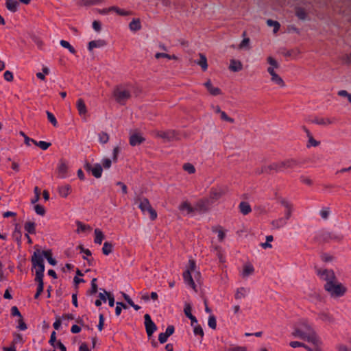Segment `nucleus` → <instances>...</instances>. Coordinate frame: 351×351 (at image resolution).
Masks as SVG:
<instances>
[{
    "instance_id": "42",
    "label": "nucleus",
    "mask_w": 351,
    "mask_h": 351,
    "mask_svg": "<svg viewBox=\"0 0 351 351\" xmlns=\"http://www.w3.org/2000/svg\"><path fill=\"white\" fill-rule=\"evenodd\" d=\"M208 325L212 329H215L217 327L216 318L213 315H210L208 317Z\"/></svg>"
},
{
    "instance_id": "13",
    "label": "nucleus",
    "mask_w": 351,
    "mask_h": 351,
    "mask_svg": "<svg viewBox=\"0 0 351 351\" xmlns=\"http://www.w3.org/2000/svg\"><path fill=\"white\" fill-rule=\"evenodd\" d=\"M145 141V138L138 133H133L130 137V144L132 146L140 145Z\"/></svg>"
},
{
    "instance_id": "14",
    "label": "nucleus",
    "mask_w": 351,
    "mask_h": 351,
    "mask_svg": "<svg viewBox=\"0 0 351 351\" xmlns=\"http://www.w3.org/2000/svg\"><path fill=\"white\" fill-rule=\"evenodd\" d=\"M76 107L78 111L79 114L81 117L86 116L87 113V108L86 106L82 99H78L76 103Z\"/></svg>"
},
{
    "instance_id": "55",
    "label": "nucleus",
    "mask_w": 351,
    "mask_h": 351,
    "mask_svg": "<svg viewBox=\"0 0 351 351\" xmlns=\"http://www.w3.org/2000/svg\"><path fill=\"white\" fill-rule=\"evenodd\" d=\"M96 281H97V279L96 278H93L92 280H91V289L90 290V294H95L97 292V285L96 284Z\"/></svg>"
},
{
    "instance_id": "15",
    "label": "nucleus",
    "mask_w": 351,
    "mask_h": 351,
    "mask_svg": "<svg viewBox=\"0 0 351 351\" xmlns=\"http://www.w3.org/2000/svg\"><path fill=\"white\" fill-rule=\"evenodd\" d=\"M280 165L282 166V171L287 169H293L299 166V163L294 159H289L280 162Z\"/></svg>"
},
{
    "instance_id": "41",
    "label": "nucleus",
    "mask_w": 351,
    "mask_h": 351,
    "mask_svg": "<svg viewBox=\"0 0 351 351\" xmlns=\"http://www.w3.org/2000/svg\"><path fill=\"white\" fill-rule=\"evenodd\" d=\"M318 317L322 321H324V322H332V318L331 317V316L329 314H328L327 313H325V312L321 313L319 315Z\"/></svg>"
},
{
    "instance_id": "22",
    "label": "nucleus",
    "mask_w": 351,
    "mask_h": 351,
    "mask_svg": "<svg viewBox=\"0 0 351 351\" xmlns=\"http://www.w3.org/2000/svg\"><path fill=\"white\" fill-rule=\"evenodd\" d=\"M18 5L19 3L16 0L6 1L5 2V7L12 12H16Z\"/></svg>"
},
{
    "instance_id": "64",
    "label": "nucleus",
    "mask_w": 351,
    "mask_h": 351,
    "mask_svg": "<svg viewBox=\"0 0 351 351\" xmlns=\"http://www.w3.org/2000/svg\"><path fill=\"white\" fill-rule=\"evenodd\" d=\"M209 93L213 95H218L221 93L219 88L211 86L208 90Z\"/></svg>"
},
{
    "instance_id": "59",
    "label": "nucleus",
    "mask_w": 351,
    "mask_h": 351,
    "mask_svg": "<svg viewBox=\"0 0 351 351\" xmlns=\"http://www.w3.org/2000/svg\"><path fill=\"white\" fill-rule=\"evenodd\" d=\"M213 231L217 233L219 241H222L224 239L225 233L222 229L216 228L213 229Z\"/></svg>"
},
{
    "instance_id": "8",
    "label": "nucleus",
    "mask_w": 351,
    "mask_h": 351,
    "mask_svg": "<svg viewBox=\"0 0 351 351\" xmlns=\"http://www.w3.org/2000/svg\"><path fill=\"white\" fill-rule=\"evenodd\" d=\"M316 273L321 279L325 280L326 282L335 280L336 277L332 270L316 269Z\"/></svg>"
},
{
    "instance_id": "47",
    "label": "nucleus",
    "mask_w": 351,
    "mask_h": 351,
    "mask_svg": "<svg viewBox=\"0 0 351 351\" xmlns=\"http://www.w3.org/2000/svg\"><path fill=\"white\" fill-rule=\"evenodd\" d=\"M104 0H82V3L84 5H97L103 2Z\"/></svg>"
},
{
    "instance_id": "3",
    "label": "nucleus",
    "mask_w": 351,
    "mask_h": 351,
    "mask_svg": "<svg viewBox=\"0 0 351 351\" xmlns=\"http://www.w3.org/2000/svg\"><path fill=\"white\" fill-rule=\"evenodd\" d=\"M324 287L333 296L339 297L346 292L345 287L341 283L337 282L336 279L326 282Z\"/></svg>"
},
{
    "instance_id": "26",
    "label": "nucleus",
    "mask_w": 351,
    "mask_h": 351,
    "mask_svg": "<svg viewBox=\"0 0 351 351\" xmlns=\"http://www.w3.org/2000/svg\"><path fill=\"white\" fill-rule=\"evenodd\" d=\"M229 68L232 71H239L242 69V64L239 61L232 60Z\"/></svg>"
},
{
    "instance_id": "43",
    "label": "nucleus",
    "mask_w": 351,
    "mask_h": 351,
    "mask_svg": "<svg viewBox=\"0 0 351 351\" xmlns=\"http://www.w3.org/2000/svg\"><path fill=\"white\" fill-rule=\"evenodd\" d=\"M66 166L64 164H60L58 167L59 177L64 178L66 177Z\"/></svg>"
},
{
    "instance_id": "16",
    "label": "nucleus",
    "mask_w": 351,
    "mask_h": 351,
    "mask_svg": "<svg viewBox=\"0 0 351 351\" xmlns=\"http://www.w3.org/2000/svg\"><path fill=\"white\" fill-rule=\"evenodd\" d=\"M106 42L104 40H92L88 43V49L90 51L95 48H100L106 45Z\"/></svg>"
},
{
    "instance_id": "40",
    "label": "nucleus",
    "mask_w": 351,
    "mask_h": 351,
    "mask_svg": "<svg viewBox=\"0 0 351 351\" xmlns=\"http://www.w3.org/2000/svg\"><path fill=\"white\" fill-rule=\"evenodd\" d=\"M34 144L39 147L43 150H47L51 145L50 143L45 142V141H34Z\"/></svg>"
},
{
    "instance_id": "17",
    "label": "nucleus",
    "mask_w": 351,
    "mask_h": 351,
    "mask_svg": "<svg viewBox=\"0 0 351 351\" xmlns=\"http://www.w3.org/2000/svg\"><path fill=\"white\" fill-rule=\"evenodd\" d=\"M250 293V289L245 287H240L237 289L234 298L236 300H241L245 298Z\"/></svg>"
},
{
    "instance_id": "34",
    "label": "nucleus",
    "mask_w": 351,
    "mask_h": 351,
    "mask_svg": "<svg viewBox=\"0 0 351 351\" xmlns=\"http://www.w3.org/2000/svg\"><path fill=\"white\" fill-rule=\"evenodd\" d=\"M77 223V232L79 233V232H86V231H89L91 230V228L90 226L88 225H86L79 221H77L76 222Z\"/></svg>"
},
{
    "instance_id": "60",
    "label": "nucleus",
    "mask_w": 351,
    "mask_h": 351,
    "mask_svg": "<svg viewBox=\"0 0 351 351\" xmlns=\"http://www.w3.org/2000/svg\"><path fill=\"white\" fill-rule=\"evenodd\" d=\"M104 325V317L103 314H100L99 316V324L97 325L98 330L101 331Z\"/></svg>"
},
{
    "instance_id": "29",
    "label": "nucleus",
    "mask_w": 351,
    "mask_h": 351,
    "mask_svg": "<svg viewBox=\"0 0 351 351\" xmlns=\"http://www.w3.org/2000/svg\"><path fill=\"white\" fill-rule=\"evenodd\" d=\"M222 195V192L216 189H212L210 195V204L220 198Z\"/></svg>"
},
{
    "instance_id": "57",
    "label": "nucleus",
    "mask_w": 351,
    "mask_h": 351,
    "mask_svg": "<svg viewBox=\"0 0 351 351\" xmlns=\"http://www.w3.org/2000/svg\"><path fill=\"white\" fill-rule=\"evenodd\" d=\"M49 343L51 346L53 347H56V333L55 331H53L51 334L50 339L49 341Z\"/></svg>"
},
{
    "instance_id": "37",
    "label": "nucleus",
    "mask_w": 351,
    "mask_h": 351,
    "mask_svg": "<svg viewBox=\"0 0 351 351\" xmlns=\"http://www.w3.org/2000/svg\"><path fill=\"white\" fill-rule=\"evenodd\" d=\"M267 25L269 27H274V33L276 34L280 29V23L278 21H273L271 19H268L267 21Z\"/></svg>"
},
{
    "instance_id": "19",
    "label": "nucleus",
    "mask_w": 351,
    "mask_h": 351,
    "mask_svg": "<svg viewBox=\"0 0 351 351\" xmlns=\"http://www.w3.org/2000/svg\"><path fill=\"white\" fill-rule=\"evenodd\" d=\"M40 254L43 257L44 256L47 259L50 265L54 266L57 264V261L52 257V253L51 250H43L40 252Z\"/></svg>"
},
{
    "instance_id": "54",
    "label": "nucleus",
    "mask_w": 351,
    "mask_h": 351,
    "mask_svg": "<svg viewBox=\"0 0 351 351\" xmlns=\"http://www.w3.org/2000/svg\"><path fill=\"white\" fill-rule=\"evenodd\" d=\"M110 9L112 10V11H114L121 16H127L128 14V12L121 10L120 8L116 6H112L110 7Z\"/></svg>"
},
{
    "instance_id": "18",
    "label": "nucleus",
    "mask_w": 351,
    "mask_h": 351,
    "mask_svg": "<svg viewBox=\"0 0 351 351\" xmlns=\"http://www.w3.org/2000/svg\"><path fill=\"white\" fill-rule=\"evenodd\" d=\"M183 278H184V282L188 285H189L192 288L195 289V284L192 278L191 273L190 272V270H186L185 271H184Z\"/></svg>"
},
{
    "instance_id": "27",
    "label": "nucleus",
    "mask_w": 351,
    "mask_h": 351,
    "mask_svg": "<svg viewBox=\"0 0 351 351\" xmlns=\"http://www.w3.org/2000/svg\"><path fill=\"white\" fill-rule=\"evenodd\" d=\"M95 239H94V242L96 243V244H101L102 243V241L103 239H104V235L103 234V232L98 228H96L95 230Z\"/></svg>"
},
{
    "instance_id": "46",
    "label": "nucleus",
    "mask_w": 351,
    "mask_h": 351,
    "mask_svg": "<svg viewBox=\"0 0 351 351\" xmlns=\"http://www.w3.org/2000/svg\"><path fill=\"white\" fill-rule=\"evenodd\" d=\"M271 81L276 84L280 85L281 86H284V82L282 79L278 74L273 75L271 77Z\"/></svg>"
},
{
    "instance_id": "23",
    "label": "nucleus",
    "mask_w": 351,
    "mask_h": 351,
    "mask_svg": "<svg viewBox=\"0 0 351 351\" xmlns=\"http://www.w3.org/2000/svg\"><path fill=\"white\" fill-rule=\"evenodd\" d=\"M25 230L27 232V234H35L36 233V223L32 221H27L24 225Z\"/></svg>"
},
{
    "instance_id": "44",
    "label": "nucleus",
    "mask_w": 351,
    "mask_h": 351,
    "mask_svg": "<svg viewBox=\"0 0 351 351\" xmlns=\"http://www.w3.org/2000/svg\"><path fill=\"white\" fill-rule=\"evenodd\" d=\"M47 116L49 121L55 127L58 125V121L56 120V118L53 115V113H51L49 111H47Z\"/></svg>"
},
{
    "instance_id": "61",
    "label": "nucleus",
    "mask_w": 351,
    "mask_h": 351,
    "mask_svg": "<svg viewBox=\"0 0 351 351\" xmlns=\"http://www.w3.org/2000/svg\"><path fill=\"white\" fill-rule=\"evenodd\" d=\"M18 323H19V325L17 326V328L20 330H25L27 327V325L24 322L23 319H22V317H20V319H19L18 321Z\"/></svg>"
},
{
    "instance_id": "24",
    "label": "nucleus",
    "mask_w": 351,
    "mask_h": 351,
    "mask_svg": "<svg viewBox=\"0 0 351 351\" xmlns=\"http://www.w3.org/2000/svg\"><path fill=\"white\" fill-rule=\"evenodd\" d=\"M131 31L136 32L141 28V21L138 19H134L129 25Z\"/></svg>"
},
{
    "instance_id": "49",
    "label": "nucleus",
    "mask_w": 351,
    "mask_h": 351,
    "mask_svg": "<svg viewBox=\"0 0 351 351\" xmlns=\"http://www.w3.org/2000/svg\"><path fill=\"white\" fill-rule=\"evenodd\" d=\"M191 306L189 303H186L184 308V313L185 315L189 318V317H192L193 315L191 313Z\"/></svg>"
},
{
    "instance_id": "58",
    "label": "nucleus",
    "mask_w": 351,
    "mask_h": 351,
    "mask_svg": "<svg viewBox=\"0 0 351 351\" xmlns=\"http://www.w3.org/2000/svg\"><path fill=\"white\" fill-rule=\"evenodd\" d=\"M13 235L14 237L16 238V239L17 240V241L19 243L21 242V230L18 228V226H16L15 227V230H14V232L13 233Z\"/></svg>"
},
{
    "instance_id": "4",
    "label": "nucleus",
    "mask_w": 351,
    "mask_h": 351,
    "mask_svg": "<svg viewBox=\"0 0 351 351\" xmlns=\"http://www.w3.org/2000/svg\"><path fill=\"white\" fill-rule=\"evenodd\" d=\"M138 208L143 213L147 212L149 214V217L152 220H154L157 217L156 212L152 208L149 200L147 198L139 197L137 199Z\"/></svg>"
},
{
    "instance_id": "6",
    "label": "nucleus",
    "mask_w": 351,
    "mask_h": 351,
    "mask_svg": "<svg viewBox=\"0 0 351 351\" xmlns=\"http://www.w3.org/2000/svg\"><path fill=\"white\" fill-rule=\"evenodd\" d=\"M210 204V199H201L194 204V212H197L199 213H206L208 210Z\"/></svg>"
},
{
    "instance_id": "45",
    "label": "nucleus",
    "mask_w": 351,
    "mask_h": 351,
    "mask_svg": "<svg viewBox=\"0 0 351 351\" xmlns=\"http://www.w3.org/2000/svg\"><path fill=\"white\" fill-rule=\"evenodd\" d=\"M193 327V333L195 335H199L201 337L204 336V331L202 326L199 324H196Z\"/></svg>"
},
{
    "instance_id": "38",
    "label": "nucleus",
    "mask_w": 351,
    "mask_h": 351,
    "mask_svg": "<svg viewBox=\"0 0 351 351\" xmlns=\"http://www.w3.org/2000/svg\"><path fill=\"white\" fill-rule=\"evenodd\" d=\"M295 15L298 17V19L301 20H305L307 16V14L305 10L302 8H297L295 9Z\"/></svg>"
},
{
    "instance_id": "50",
    "label": "nucleus",
    "mask_w": 351,
    "mask_h": 351,
    "mask_svg": "<svg viewBox=\"0 0 351 351\" xmlns=\"http://www.w3.org/2000/svg\"><path fill=\"white\" fill-rule=\"evenodd\" d=\"M155 57L157 59H159L160 58H166L169 60L177 58L174 55L171 56V55H169V54L165 53H156Z\"/></svg>"
},
{
    "instance_id": "30",
    "label": "nucleus",
    "mask_w": 351,
    "mask_h": 351,
    "mask_svg": "<svg viewBox=\"0 0 351 351\" xmlns=\"http://www.w3.org/2000/svg\"><path fill=\"white\" fill-rule=\"evenodd\" d=\"M239 208H240V211L243 215H247L248 213H250L251 212V207H250V204L245 202H242L240 203Z\"/></svg>"
},
{
    "instance_id": "28",
    "label": "nucleus",
    "mask_w": 351,
    "mask_h": 351,
    "mask_svg": "<svg viewBox=\"0 0 351 351\" xmlns=\"http://www.w3.org/2000/svg\"><path fill=\"white\" fill-rule=\"evenodd\" d=\"M160 136L164 139L171 141L176 138V133L174 131L162 132Z\"/></svg>"
},
{
    "instance_id": "56",
    "label": "nucleus",
    "mask_w": 351,
    "mask_h": 351,
    "mask_svg": "<svg viewBox=\"0 0 351 351\" xmlns=\"http://www.w3.org/2000/svg\"><path fill=\"white\" fill-rule=\"evenodd\" d=\"M99 138L100 143H106L108 142L109 137H108V134H106L105 132H101L99 134Z\"/></svg>"
},
{
    "instance_id": "2",
    "label": "nucleus",
    "mask_w": 351,
    "mask_h": 351,
    "mask_svg": "<svg viewBox=\"0 0 351 351\" xmlns=\"http://www.w3.org/2000/svg\"><path fill=\"white\" fill-rule=\"evenodd\" d=\"M31 261L33 267L36 268L35 280H43L45 272L44 259L40 254V251L39 250H37L34 252Z\"/></svg>"
},
{
    "instance_id": "12",
    "label": "nucleus",
    "mask_w": 351,
    "mask_h": 351,
    "mask_svg": "<svg viewBox=\"0 0 351 351\" xmlns=\"http://www.w3.org/2000/svg\"><path fill=\"white\" fill-rule=\"evenodd\" d=\"M175 328L173 326H168L165 332H161L158 335V341L160 343H165L169 336L174 332Z\"/></svg>"
},
{
    "instance_id": "53",
    "label": "nucleus",
    "mask_w": 351,
    "mask_h": 351,
    "mask_svg": "<svg viewBox=\"0 0 351 351\" xmlns=\"http://www.w3.org/2000/svg\"><path fill=\"white\" fill-rule=\"evenodd\" d=\"M289 346L293 348H298V347H302L306 350V348L308 346L304 344V343L299 342V341H291L289 343Z\"/></svg>"
},
{
    "instance_id": "39",
    "label": "nucleus",
    "mask_w": 351,
    "mask_h": 351,
    "mask_svg": "<svg viewBox=\"0 0 351 351\" xmlns=\"http://www.w3.org/2000/svg\"><path fill=\"white\" fill-rule=\"evenodd\" d=\"M254 271V267L252 265L247 264L243 267V276H248L252 274Z\"/></svg>"
},
{
    "instance_id": "9",
    "label": "nucleus",
    "mask_w": 351,
    "mask_h": 351,
    "mask_svg": "<svg viewBox=\"0 0 351 351\" xmlns=\"http://www.w3.org/2000/svg\"><path fill=\"white\" fill-rule=\"evenodd\" d=\"M145 319V326L147 336L151 337L154 332L156 330L157 326L155 323L152 320L151 317L149 314L144 315Z\"/></svg>"
},
{
    "instance_id": "7",
    "label": "nucleus",
    "mask_w": 351,
    "mask_h": 351,
    "mask_svg": "<svg viewBox=\"0 0 351 351\" xmlns=\"http://www.w3.org/2000/svg\"><path fill=\"white\" fill-rule=\"evenodd\" d=\"M84 169L86 171L88 172H91L92 175L96 178H101L102 175V167L100 164L96 163L93 166L88 162H86L84 166Z\"/></svg>"
},
{
    "instance_id": "21",
    "label": "nucleus",
    "mask_w": 351,
    "mask_h": 351,
    "mask_svg": "<svg viewBox=\"0 0 351 351\" xmlns=\"http://www.w3.org/2000/svg\"><path fill=\"white\" fill-rule=\"evenodd\" d=\"M194 207L192 206L189 202H182L179 208L181 211H186L187 214H191L194 213Z\"/></svg>"
},
{
    "instance_id": "31",
    "label": "nucleus",
    "mask_w": 351,
    "mask_h": 351,
    "mask_svg": "<svg viewBox=\"0 0 351 351\" xmlns=\"http://www.w3.org/2000/svg\"><path fill=\"white\" fill-rule=\"evenodd\" d=\"M304 130H305V132H306V133L307 134V136L308 137V141L307 147H310V146L316 147V146H317L319 144V143L313 138V137L311 134L310 132L306 128H304Z\"/></svg>"
},
{
    "instance_id": "36",
    "label": "nucleus",
    "mask_w": 351,
    "mask_h": 351,
    "mask_svg": "<svg viewBox=\"0 0 351 351\" xmlns=\"http://www.w3.org/2000/svg\"><path fill=\"white\" fill-rule=\"evenodd\" d=\"M312 122L315 123L318 125H326L332 123L330 119L324 118H315Z\"/></svg>"
},
{
    "instance_id": "11",
    "label": "nucleus",
    "mask_w": 351,
    "mask_h": 351,
    "mask_svg": "<svg viewBox=\"0 0 351 351\" xmlns=\"http://www.w3.org/2000/svg\"><path fill=\"white\" fill-rule=\"evenodd\" d=\"M271 171L280 172L282 171V166L280 165V162L273 163L268 166H264L261 170L258 171V173H271Z\"/></svg>"
},
{
    "instance_id": "63",
    "label": "nucleus",
    "mask_w": 351,
    "mask_h": 351,
    "mask_svg": "<svg viewBox=\"0 0 351 351\" xmlns=\"http://www.w3.org/2000/svg\"><path fill=\"white\" fill-rule=\"evenodd\" d=\"M250 44V38H244L239 45V49L248 48Z\"/></svg>"
},
{
    "instance_id": "20",
    "label": "nucleus",
    "mask_w": 351,
    "mask_h": 351,
    "mask_svg": "<svg viewBox=\"0 0 351 351\" xmlns=\"http://www.w3.org/2000/svg\"><path fill=\"white\" fill-rule=\"evenodd\" d=\"M71 190V187L69 184L60 186L58 187L59 194L62 197H66L70 193Z\"/></svg>"
},
{
    "instance_id": "5",
    "label": "nucleus",
    "mask_w": 351,
    "mask_h": 351,
    "mask_svg": "<svg viewBox=\"0 0 351 351\" xmlns=\"http://www.w3.org/2000/svg\"><path fill=\"white\" fill-rule=\"evenodd\" d=\"M115 99L119 104H124L131 97L130 92L127 89L118 87L114 91Z\"/></svg>"
},
{
    "instance_id": "1",
    "label": "nucleus",
    "mask_w": 351,
    "mask_h": 351,
    "mask_svg": "<svg viewBox=\"0 0 351 351\" xmlns=\"http://www.w3.org/2000/svg\"><path fill=\"white\" fill-rule=\"evenodd\" d=\"M292 335L315 346H319L321 343V340L316 332L306 319H302L297 324Z\"/></svg>"
},
{
    "instance_id": "33",
    "label": "nucleus",
    "mask_w": 351,
    "mask_h": 351,
    "mask_svg": "<svg viewBox=\"0 0 351 351\" xmlns=\"http://www.w3.org/2000/svg\"><path fill=\"white\" fill-rule=\"evenodd\" d=\"M113 245L111 243L106 241L102 247V252L105 255L110 254L112 251Z\"/></svg>"
},
{
    "instance_id": "62",
    "label": "nucleus",
    "mask_w": 351,
    "mask_h": 351,
    "mask_svg": "<svg viewBox=\"0 0 351 351\" xmlns=\"http://www.w3.org/2000/svg\"><path fill=\"white\" fill-rule=\"evenodd\" d=\"M108 294H110V293H108L106 291L104 290L103 293L101 292L99 293V300L103 302H106L107 301Z\"/></svg>"
},
{
    "instance_id": "25",
    "label": "nucleus",
    "mask_w": 351,
    "mask_h": 351,
    "mask_svg": "<svg viewBox=\"0 0 351 351\" xmlns=\"http://www.w3.org/2000/svg\"><path fill=\"white\" fill-rule=\"evenodd\" d=\"M195 62L201 66L203 71H206L208 68L207 59L206 57L202 54L199 53V60L195 61Z\"/></svg>"
},
{
    "instance_id": "52",
    "label": "nucleus",
    "mask_w": 351,
    "mask_h": 351,
    "mask_svg": "<svg viewBox=\"0 0 351 351\" xmlns=\"http://www.w3.org/2000/svg\"><path fill=\"white\" fill-rule=\"evenodd\" d=\"M34 210L36 213V214L41 216L44 215L45 213V208L40 204H37L34 206Z\"/></svg>"
},
{
    "instance_id": "35",
    "label": "nucleus",
    "mask_w": 351,
    "mask_h": 351,
    "mask_svg": "<svg viewBox=\"0 0 351 351\" xmlns=\"http://www.w3.org/2000/svg\"><path fill=\"white\" fill-rule=\"evenodd\" d=\"M60 44L62 47L67 49L71 53L75 54L76 53V51L74 49V47L71 46L68 41L61 40L60 41Z\"/></svg>"
},
{
    "instance_id": "48",
    "label": "nucleus",
    "mask_w": 351,
    "mask_h": 351,
    "mask_svg": "<svg viewBox=\"0 0 351 351\" xmlns=\"http://www.w3.org/2000/svg\"><path fill=\"white\" fill-rule=\"evenodd\" d=\"M12 344L16 346L18 343H23V337L21 334L14 333V339L12 341Z\"/></svg>"
},
{
    "instance_id": "32",
    "label": "nucleus",
    "mask_w": 351,
    "mask_h": 351,
    "mask_svg": "<svg viewBox=\"0 0 351 351\" xmlns=\"http://www.w3.org/2000/svg\"><path fill=\"white\" fill-rule=\"evenodd\" d=\"M35 281L38 282V287L36 293L34 295V298L38 299L40 294L42 293V292L43 291L44 283L43 280H35Z\"/></svg>"
},
{
    "instance_id": "51",
    "label": "nucleus",
    "mask_w": 351,
    "mask_h": 351,
    "mask_svg": "<svg viewBox=\"0 0 351 351\" xmlns=\"http://www.w3.org/2000/svg\"><path fill=\"white\" fill-rule=\"evenodd\" d=\"M183 169L189 173H193L195 171L194 166L190 163H186L183 166Z\"/></svg>"
},
{
    "instance_id": "10",
    "label": "nucleus",
    "mask_w": 351,
    "mask_h": 351,
    "mask_svg": "<svg viewBox=\"0 0 351 351\" xmlns=\"http://www.w3.org/2000/svg\"><path fill=\"white\" fill-rule=\"evenodd\" d=\"M290 210L285 211V216L284 217L278 218V219L271 221L272 228L274 229H280L283 228L290 218Z\"/></svg>"
}]
</instances>
